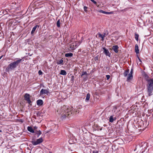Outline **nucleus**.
<instances>
[{
  "label": "nucleus",
  "instance_id": "nucleus-10",
  "mask_svg": "<svg viewBox=\"0 0 153 153\" xmlns=\"http://www.w3.org/2000/svg\"><path fill=\"white\" fill-rule=\"evenodd\" d=\"M143 76L145 78L146 80L148 82L149 80L151 79L149 77L148 75L145 72H144L143 74Z\"/></svg>",
  "mask_w": 153,
  "mask_h": 153
},
{
  "label": "nucleus",
  "instance_id": "nucleus-29",
  "mask_svg": "<svg viewBox=\"0 0 153 153\" xmlns=\"http://www.w3.org/2000/svg\"><path fill=\"white\" fill-rule=\"evenodd\" d=\"M71 81H74V76H72L71 77Z\"/></svg>",
  "mask_w": 153,
  "mask_h": 153
},
{
  "label": "nucleus",
  "instance_id": "nucleus-34",
  "mask_svg": "<svg viewBox=\"0 0 153 153\" xmlns=\"http://www.w3.org/2000/svg\"><path fill=\"white\" fill-rule=\"evenodd\" d=\"M137 57L138 59L139 60V61L140 62V64L142 62V61L138 56H137Z\"/></svg>",
  "mask_w": 153,
  "mask_h": 153
},
{
  "label": "nucleus",
  "instance_id": "nucleus-35",
  "mask_svg": "<svg viewBox=\"0 0 153 153\" xmlns=\"http://www.w3.org/2000/svg\"><path fill=\"white\" fill-rule=\"evenodd\" d=\"M37 128H38V127L36 126H35L34 127V129L35 130H36V129H37Z\"/></svg>",
  "mask_w": 153,
  "mask_h": 153
},
{
  "label": "nucleus",
  "instance_id": "nucleus-20",
  "mask_svg": "<svg viewBox=\"0 0 153 153\" xmlns=\"http://www.w3.org/2000/svg\"><path fill=\"white\" fill-rule=\"evenodd\" d=\"M35 133L38 135L37 137H39V136L40 135H41L42 134V132L41 131H37L36 130L35 132Z\"/></svg>",
  "mask_w": 153,
  "mask_h": 153
},
{
  "label": "nucleus",
  "instance_id": "nucleus-25",
  "mask_svg": "<svg viewBox=\"0 0 153 153\" xmlns=\"http://www.w3.org/2000/svg\"><path fill=\"white\" fill-rule=\"evenodd\" d=\"M70 48L71 49V50H73L75 49V48L74 47V45L73 43L71 44L70 45Z\"/></svg>",
  "mask_w": 153,
  "mask_h": 153
},
{
  "label": "nucleus",
  "instance_id": "nucleus-14",
  "mask_svg": "<svg viewBox=\"0 0 153 153\" xmlns=\"http://www.w3.org/2000/svg\"><path fill=\"white\" fill-rule=\"evenodd\" d=\"M27 129L28 131L32 133H35V131H34L33 129L31 126H28L27 128Z\"/></svg>",
  "mask_w": 153,
  "mask_h": 153
},
{
  "label": "nucleus",
  "instance_id": "nucleus-13",
  "mask_svg": "<svg viewBox=\"0 0 153 153\" xmlns=\"http://www.w3.org/2000/svg\"><path fill=\"white\" fill-rule=\"evenodd\" d=\"M135 51L137 53H138L139 52V50L138 49V46L137 44H136L135 46Z\"/></svg>",
  "mask_w": 153,
  "mask_h": 153
},
{
  "label": "nucleus",
  "instance_id": "nucleus-44",
  "mask_svg": "<svg viewBox=\"0 0 153 153\" xmlns=\"http://www.w3.org/2000/svg\"><path fill=\"white\" fill-rule=\"evenodd\" d=\"M96 58H98V57H96Z\"/></svg>",
  "mask_w": 153,
  "mask_h": 153
},
{
  "label": "nucleus",
  "instance_id": "nucleus-28",
  "mask_svg": "<svg viewBox=\"0 0 153 153\" xmlns=\"http://www.w3.org/2000/svg\"><path fill=\"white\" fill-rule=\"evenodd\" d=\"M87 74L86 71H83L82 72V75H81V77L84 75H87Z\"/></svg>",
  "mask_w": 153,
  "mask_h": 153
},
{
  "label": "nucleus",
  "instance_id": "nucleus-18",
  "mask_svg": "<svg viewBox=\"0 0 153 153\" xmlns=\"http://www.w3.org/2000/svg\"><path fill=\"white\" fill-rule=\"evenodd\" d=\"M129 72V69H127L125 71L123 74L125 77H126L128 75Z\"/></svg>",
  "mask_w": 153,
  "mask_h": 153
},
{
  "label": "nucleus",
  "instance_id": "nucleus-6",
  "mask_svg": "<svg viewBox=\"0 0 153 153\" xmlns=\"http://www.w3.org/2000/svg\"><path fill=\"white\" fill-rule=\"evenodd\" d=\"M147 87L153 88V79L149 80L147 82Z\"/></svg>",
  "mask_w": 153,
  "mask_h": 153
},
{
  "label": "nucleus",
  "instance_id": "nucleus-24",
  "mask_svg": "<svg viewBox=\"0 0 153 153\" xmlns=\"http://www.w3.org/2000/svg\"><path fill=\"white\" fill-rule=\"evenodd\" d=\"M134 37L136 40L138 41V40L139 35L135 33L134 34Z\"/></svg>",
  "mask_w": 153,
  "mask_h": 153
},
{
  "label": "nucleus",
  "instance_id": "nucleus-12",
  "mask_svg": "<svg viewBox=\"0 0 153 153\" xmlns=\"http://www.w3.org/2000/svg\"><path fill=\"white\" fill-rule=\"evenodd\" d=\"M37 105L39 106H41L43 104V102L42 100H38L36 101Z\"/></svg>",
  "mask_w": 153,
  "mask_h": 153
},
{
  "label": "nucleus",
  "instance_id": "nucleus-2",
  "mask_svg": "<svg viewBox=\"0 0 153 153\" xmlns=\"http://www.w3.org/2000/svg\"><path fill=\"white\" fill-rule=\"evenodd\" d=\"M22 60V59H19L16 61L10 63L6 68V71L9 72L11 70L14 69L21 62Z\"/></svg>",
  "mask_w": 153,
  "mask_h": 153
},
{
  "label": "nucleus",
  "instance_id": "nucleus-33",
  "mask_svg": "<svg viewBox=\"0 0 153 153\" xmlns=\"http://www.w3.org/2000/svg\"><path fill=\"white\" fill-rule=\"evenodd\" d=\"M110 77V76L109 75H106V77L107 79V80L109 79Z\"/></svg>",
  "mask_w": 153,
  "mask_h": 153
},
{
  "label": "nucleus",
  "instance_id": "nucleus-38",
  "mask_svg": "<svg viewBox=\"0 0 153 153\" xmlns=\"http://www.w3.org/2000/svg\"><path fill=\"white\" fill-rule=\"evenodd\" d=\"M152 111H153V110L152 109L148 111V112H149H149L151 113V112H152Z\"/></svg>",
  "mask_w": 153,
  "mask_h": 153
},
{
  "label": "nucleus",
  "instance_id": "nucleus-22",
  "mask_svg": "<svg viewBox=\"0 0 153 153\" xmlns=\"http://www.w3.org/2000/svg\"><path fill=\"white\" fill-rule=\"evenodd\" d=\"M73 55V54L72 53H67L65 54V56L66 57H71Z\"/></svg>",
  "mask_w": 153,
  "mask_h": 153
},
{
  "label": "nucleus",
  "instance_id": "nucleus-3",
  "mask_svg": "<svg viewBox=\"0 0 153 153\" xmlns=\"http://www.w3.org/2000/svg\"><path fill=\"white\" fill-rule=\"evenodd\" d=\"M25 100L27 101L29 105H32V102L30 99V95L27 93H26L24 95Z\"/></svg>",
  "mask_w": 153,
  "mask_h": 153
},
{
  "label": "nucleus",
  "instance_id": "nucleus-4",
  "mask_svg": "<svg viewBox=\"0 0 153 153\" xmlns=\"http://www.w3.org/2000/svg\"><path fill=\"white\" fill-rule=\"evenodd\" d=\"M43 141L42 138L41 137L37 139L36 141H31V143L33 145H36L39 143H42Z\"/></svg>",
  "mask_w": 153,
  "mask_h": 153
},
{
  "label": "nucleus",
  "instance_id": "nucleus-9",
  "mask_svg": "<svg viewBox=\"0 0 153 153\" xmlns=\"http://www.w3.org/2000/svg\"><path fill=\"white\" fill-rule=\"evenodd\" d=\"M102 49L104 50L103 53L106 56H108L109 57L111 56V53L109 52L108 50L106 49L105 47H103Z\"/></svg>",
  "mask_w": 153,
  "mask_h": 153
},
{
  "label": "nucleus",
  "instance_id": "nucleus-8",
  "mask_svg": "<svg viewBox=\"0 0 153 153\" xmlns=\"http://www.w3.org/2000/svg\"><path fill=\"white\" fill-rule=\"evenodd\" d=\"M133 69L132 68L131 70L130 73L128 75V76L127 78V81H129L131 80L133 77Z\"/></svg>",
  "mask_w": 153,
  "mask_h": 153
},
{
  "label": "nucleus",
  "instance_id": "nucleus-36",
  "mask_svg": "<svg viewBox=\"0 0 153 153\" xmlns=\"http://www.w3.org/2000/svg\"><path fill=\"white\" fill-rule=\"evenodd\" d=\"M102 35L103 36V38L105 36H106V34H105V33H104L102 34Z\"/></svg>",
  "mask_w": 153,
  "mask_h": 153
},
{
  "label": "nucleus",
  "instance_id": "nucleus-1",
  "mask_svg": "<svg viewBox=\"0 0 153 153\" xmlns=\"http://www.w3.org/2000/svg\"><path fill=\"white\" fill-rule=\"evenodd\" d=\"M74 110L71 108H69L68 106L63 105L60 110L57 111L58 114H60L62 119H64L69 116L74 114Z\"/></svg>",
  "mask_w": 153,
  "mask_h": 153
},
{
  "label": "nucleus",
  "instance_id": "nucleus-31",
  "mask_svg": "<svg viewBox=\"0 0 153 153\" xmlns=\"http://www.w3.org/2000/svg\"><path fill=\"white\" fill-rule=\"evenodd\" d=\"M104 33H105V34H106V36H107L108 35V31L107 30H106L104 31Z\"/></svg>",
  "mask_w": 153,
  "mask_h": 153
},
{
  "label": "nucleus",
  "instance_id": "nucleus-26",
  "mask_svg": "<svg viewBox=\"0 0 153 153\" xmlns=\"http://www.w3.org/2000/svg\"><path fill=\"white\" fill-rule=\"evenodd\" d=\"M56 25L57 27H59L60 26V20L59 19H58L56 23Z\"/></svg>",
  "mask_w": 153,
  "mask_h": 153
},
{
  "label": "nucleus",
  "instance_id": "nucleus-21",
  "mask_svg": "<svg viewBox=\"0 0 153 153\" xmlns=\"http://www.w3.org/2000/svg\"><path fill=\"white\" fill-rule=\"evenodd\" d=\"M60 74L63 75H66L67 73L66 71L64 70H61L60 72Z\"/></svg>",
  "mask_w": 153,
  "mask_h": 153
},
{
  "label": "nucleus",
  "instance_id": "nucleus-23",
  "mask_svg": "<svg viewBox=\"0 0 153 153\" xmlns=\"http://www.w3.org/2000/svg\"><path fill=\"white\" fill-rule=\"evenodd\" d=\"M99 11L100 13H103L105 14H110L111 13V12H106L105 11L103 10H100Z\"/></svg>",
  "mask_w": 153,
  "mask_h": 153
},
{
  "label": "nucleus",
  "instance_id": "nucleus-27",
  "mask_svg": "<svg viewBox=\"0 0 153 153\" xmlns=\"http://www.w3.org/2000/svg\"><path fill=\"white\" fill-rule=\"evenodd\" d=\"M97 35L98 36H99V37H101V38H102V40H103V36L102 35V34H101L100 33H98L97 34Z\"/></svg>",
  "mask_w": 153,
  "mask_h": 153
},
{
  "label": "nucleus",
  "instance_id": "nucleus-45",
  "mask_svg": "<svg viewBox=\"0 0 153 153\" xmlns=\"http://www.w3.org/2000/svg\"><path fill=\"white\" fill-rule=\"evenodd\" d=\"M96 58H98V57H96Z\"/></svg>",
  "mask_w": 153,
  "mask_h": 153
},
{
  "label": "nucleus",
  "instance_id": "nucleus-11",
  "mask_svg": "<svg viewBox=\"0 0 153 153\" xmlns=\"http://www.w3.org/2000/svg\"><path fill=\"white\" fill-rule=\"evenodd\" d=\"M119 47L117 45H114L112 47V49L116 53H118V52Z\"/></svg>",
  "mask_w": 153,
  "mask_h": 153
},
{
  "label": "nucleus",
  "instance_id": "nucleus-41",
  "mask_svg": "<svg viewBox=\"0 0 153 153\" xmlns=\"http://www.w3.org/2000/svg\"><path fill=\"white\" fill-rule=\"evenodd\" d=\"M92 2H93L94 1V0H90Z\"/></svg>",
  "mask_w": 153,
  "mask_h": 153
},
{
  "label": "nucleus",
  "instance_id": "nucleus-7",
  "mask_svg": "<svg viewBox=\"0 0 153 153\" xmlns=\"http://www.w3.org/2000/svg\"><path fill=\"white\" fill-rule=\"evenodd\" d=\"M49 93V91H48V89L47 90L42 89L40 91V95H42L43 94H46L48 95Z\"/></svg>",
  "mask_w": 153,
  "mask_h": 153
},
{
  "label": "nucleus",
  "instance_id": "nucleus-15",
  "mask_svg": "<svg viewBox=\"0 0 153 153\" xmlns=\"http://www.w3.org/2000/svg\"><path fill=\"white\" fill-rule=\"evenodd\" d=\"M39 27V26L38 25H36L33 27L32 30L31 32V33L32 35L33 34L37 27Z\"/></svg>",
  "mask_w": 153,
  "mask_h": 153
},
{
  "label": "nucleus",
  "instance_id": "nucleus-43",
  "mask_svg": "<svg viewBox=\"0 0 153 153\" xmlns=\"http://www.w3.org/2000/svg\"><path fill=\"white\" fill-rule=\"evenodd\" d=\"M96 58H98V57H96Z\"/></svg>",
  "mask_w": 153,
  "mask_h": 153
},
{
  "label": "nucleus",
  "instance_id": "nucleus-40",
  "mask_svg": "<svg viewBox=\"0 0 153 153\" xmlns=\"http://www.w3.org/2000/svg\"><path fill=\"white\" fill-rule=\"evenodd\" d=\"M3 56H0V59L2 58V57Z\"/></svg>",
  "mask_w": 153,
  "mask_h": 153
},
{
  "label": "nucleus",
  "instance_id": "nucleus-42",
  "mask_svg": "<svg viewBox=\"0 0 153 153\" xmlns=\"http://www.w3.org/2000/svg\"><path fill=\"white\" fill-rule=\"evenodd\" d=\"M1 131H1V130H0V132H1Z\"/></svg>",
  "mask_w": 153,
  "mask_h": 153
},
{
  "label": "nucleus",
  "instance_id": "nucleus-30",
  "mask_svg": "<svg viewBox=\"0 0 153 153\" xmlns=\"http://www.w3.org/2000/svg\"><path fill=\"white\" fill-rule=\"evenodd\" d=\"M88 7H87L84 6V10L86 12Z\"/></svg>",
  "mask_w": 153,
  "mask_h": 153
},
{
  "label": "nucleus",
  "instance_id": "nucleus-37",
  "mask_svg": "<svg viewBox=\"0 0 153 153\" xmlns=\"http://www.w3.org/2000/svg\"><path fill=\"white\" fill-rule=\"evenodd\" d=\"M93 153H98V152L97 151H94L93 152Z\"/></svg>",
  "mask_w": 153,
  "mask_h": 153
},
{
  "label": "nucleus",
  "instance_id": "nucleus-16",
  "mask_svg": "<svg viewBox=\"0 0 153 153\" xmlns=\"http://www.w3.org/2000/svg\"><path fill=\"white\" fill-rule=\"evenodd\" d=\"M116 120V118H114L113 116H111L109 118V121L110 122L112 123L114 120Z\"/></svg>",
  "mask_w": 153,
  "mask_h": 153
},
{
  "label": "nucleus",
  "instance_id": "nucleus-5",
  "mask_svg": "<svg viewBox=\"0 0 153 153\" xmlns=\"http://www.w3.org/2000/svg\"><path fill=\"white\" fill-rule=\"evenodd\" d=\"M147 93L148 94L147 96H150L153 94V88L147 87Z\"/></svg>",
  "mask_w": 153,
  "mask_h": 153
},
{
  "label": "nucleus",
  "instance_id": "nucleus-32",
  "mask_svg": "<svg viewBox=\"0 0 153 153\" xmlns=\"http://www.w3.org/2000/svg\"><path fill=\"white\" fill-rule=\"evenodd\" d=\"M38 73L39 75H41L42 74V72L41 70H39L38 71Z\"/></svg>",
  "mask_w": 153,
  "mask_h": 153
},
{
  "label": "nucleus",
  "instance_id": "nucleus-39",
  "mask_svg": "<svg viewBox=\"0 0 153 153\" xmlns=\"http://www.w3.org/2000/svg\"><path fill=\"white\" fill-rule=\"evenodd\" d=\"M93 3L94 4H97V2H96V1H94L93 2Z\"/></svg>",
  "mask_w": 153,
  "mask_h": 153
},
{
  "label": "nucleus",
  "instance_id": "nucleus-17",
  "mask_svg": "<svg viewBox=\"0 0 153 153\" xmlns=\"http://www.w3.org/2000/svg\"><path fill=\"white\" fill-rule=\"evenodd\" d=\"M63 60L62 59H62L60 60H58L57 61L56 63L57 64H62V65L63 64Z\"/></svg>",
  "mask_w": 153,
  "mask_h": 153
},
{
  "label": "nucleus",
  "instance_id": "nucleus-19",
  "mask_svg": "<svg viewBox=\"0 0 153 153\" xmlns=\"http://www.w3.org/2000/svg\"><path fill=\"white\" fill-rule=\"evenodd\" d=\"M90 95L89 93H88L87 94L85 101L87 102L88 101L90 98Z\"/></svg>",
  "mask_w": 153,
  "mask_h": 153
}]
</instances>
